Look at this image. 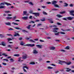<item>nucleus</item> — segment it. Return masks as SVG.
Instances as JSON below:
<instances>
[{
    "label": "nucleus",
    "instance_id": "9d476101",
    "mask_svg": "<svg viewBox=\"0 0 74 74\" xmlns=\"http://www.w3.org/2000/svg\"><path fill=\"white\" fill-rule=\"evenodd\" d=\"M33 53L34 54H37V53H38V51H36V50L34 49L33 51Z\"/></svg>",
    "mask_w": 74,
    "mask_h": 74
},
{
    "label": "nucleus",
    "instance_id": "5fc2aeb1",
    "mask_svg": "<svg viewBox=\"0 0 74 74\" xmlns=\"http://www.w3.org/2000/svg\"><path fill=\"white\" fill-rule=\"evenodd\" d=\"M57 42H60V40H55Z\"/></svg>",
    "mask_w": 74,
    "mask_h": 74
},
{
    "label": "nucleus",
    "instance_id": "58836bf2",
    "mask_svg": "<svg viewBox=\"0 0 74 74\" xmlns=\"http://www.w3.org/2000/svg\"><path fill=\"white\" fill-rule=\"evenodd\" d=\"M54 7H59V5L56 4H55V5H54Z\"/></svg>",
    "mask_w": 74,
    "mask_h": 74
},
{
    "label": "nucleus",
    "instance_id": "b1692460",
    "mask_svg": "<svg viewBox=\"0 0 74 74\" xmlns=\"http://www.w3.org/2000/svg\"><path fill=\"white\" fill-rule=\"evenodd\" d=\"M56 16L58 17V18H60V17H62V16L59 14H57L56 15Z\"/></svg>",
    "mask_w": 74,
    "mask_h": 74
},
{
    "label": "nucleus",
    "instance_id": "412c9836",
    "mask_svg": "<svg viewBox=\"0 0 74 74\" xmlns=\"http://www.w3.org/2000/svg\"><path fill=\"white\" fill-rule=\"evenodd\" d=\"M65 49H70V47L69 46H67L66 47H65Z\"/></svg>",
    "mask_w": 74,
    "mask_h": 74
},
{
    "label": "nucleus",
    "instance_id": "8fccbe9b",
    "mask_svg": "<svg viewBox=\"0 0 74 74\" xmlns=\"http://www.w3.org/2000/svg\"><path fill=\"white\" fill-rule=\"evenodd\" d=\"M3 60H5V61H6V62H8V60L7 59H4Z\"/></svg>",
    "mask_w": 74,
    "mask_h": 74
},
{
    "label": "nucleus",
    "instance_id": "7c9ffc66",
    "mask_svg": "<svg viewBox=\"0 0 74 74\" xmlns=\"http://www.w3.org/2000/svg\"><path fill=\"white\" fill-rule=\"evenodd\" d=\"M65 12H66L65 11H63L61 12L60 13V14H65Z\"/></svg>",
    "mask_w": 74,
    "mask_h": 74
},
{
    "label": "nucleus",
    "instance_id": "dca6fc26",
    "mask_svg": "<svg viewBox=\"0 0 74 74\" xmlns=\"http://www.w3.org/2000/svg\"><path fill=\"white\" fill-rule=\"evenodd\" d=\"M65 69H66L67 70H66V71L67 72H69L70 71H71V69L69 68H66Z\"/></svg>",
    "mask_w": 74,
    "mask_h": 74
},
{
    "label": "nucleus",
    "instance_id": "13d9d810",
    "mask_svg": "<svg viewBox=\"0 0 74 74\" xmlns=\"http://www.w3.org/2000/svg\"><path fill=\"white\" fill-rule=\"evenodd\" d=\"M8 48H12V47H11V45H8Z\"/></svg>",
    "mask_w": 74,
    "mask_h": 74
},
{
    "label": "nucleus",
    "instance_id": "aec40b11",
    "mask_svg": "<svg viewBox=\"0 0 74 74\" xmlns=\"http://www.w3.org/2000/svg\"><path fill=\"white\" fill-rule=\"evenodd\" d=\"M21 57H19L18 59V62H23V60H21Z\"/></svg>",
    "mask_w": 74,
    "mask_h": 74
},
{
    "label": "nucleus",
    "instance_id": "a878e982",
    "mask_svg": "<svg viewBox=\"0 0 74 74\" xmlns=\"http://www.w3.org/2000/svg\"><path fill=\"white\" fill-rule=\"evenodd\" d=\"M50 49H51V50H54V49H55V47H51Z\"/></svg>",
    "mask_w": 74,
    "mask_h": 74
},
{
    "label": "nucleus",
    "instance_id": "e433bc0d",
    "mask_svg": "<svg viewBox=\"0 0 74 74\" xmlns=\"http://www.w3.org/2000/svg\"><path fill=\"white\" fill-rule=\"evenodd\" d=\"M29 41H30V42H35V41L32 39H30Z\"/></svg>",
    "mask_w": 74,
    "mask_h": 74
},
{
    "label": "nucleus",
    "instance_id": "0e129e2a",
    "mask_svg": "<svg viewBox=\"0 0 74 74\" xmlns=\"http://www.w3.org/2000/svg\"><path fill=\"white\" fill-rule=\"evenodd\" d=\"M40 21L39 20H36V21H35V22H39Z\"/></svg>",
    "mask_w": 74,
    "mask_h": 74
},
{
    "label": "nucleus",
    "instance_id": "ea45409f",
    "mask_svg": "<svg viewBox=\"0 0 74 74\" xmlns=\"http://www.w3.org/2000/svg\"><path fill=\"white\" fill-rule=\"evenodd\" d=\"M8 41H11L12 40V39L11 38H8Z\"/></svg>",
    "mask_w": 74,
    "mask_h": 74
},
{
    "label": "nucleus",
    "instance_id": "cd10ccee",
    "mask_svg": "<svg viewBox=\"0 0 74 74\" xmlns=\"http://www.w3.org/2000/svg\"><path fill=\"white\" fill-rule=\"evenodd\" d=\"M22 31L23 33H28V32L26 30H23Z\"/></svg>",
    "mask_w": 74,
    "mask_h": 74
},
{
    "label": "nucleus",
    "instance_id": "9b49d317",
    "mask_svg": "<svg viewBox=\"0 0 74 74\" xmlns=\"http://www.w3.org/2000/svg\"><path fill=\"white\" fill-rule=\"evenodd\" d=\"M36 46L38 48H42V45H36Z\"/></svg>",
    "mask_w": 74,
    "mask_h": 74
},
{
    "label": "nucleus",
    "instance_id": "09e8293b",
    "mask_svg": "<svg viewBox=\"0 0 74 74\" xmlns=\"http://www.w3.org/2000/svg\"><path fill=\"white\" fill-rule=\"evenodd\" d=\"M48 69H53V68L49 66L48 67Z\"/></svg>",
    "mask_w": 74,
    "mask_h": 74
},
{
    "label": "nucleus",
    "instance_id": "ddd939ff",
    "mask_svg": "<svg viewBox=\"0 0 74 74\" xmlns=\"http://www.w3.org/2000/svg\"><path fill=\"white\" fill-rule=\"evenodd\" d=\"M5 24L8 26H11V23L9 22L5 23Z\"/></svg>",
    "mask_w": 74,
    "mask_h": 74
},
{
    "label": "nucleus",
    "instance_id": "de8ad7c7",
    "mask_svg": "<svg viewBox=\"0 0 74 74\" xmlns=\"http://www.w3.org/2000/svg\"><path fill=\"white\" fill-rule=\"evenodd\" d=\"M12 24H14V25H18V24L16 23H15L14 22H13L12 23Z\"/></svg>",
    "mask_w": 74,
    "mask_h": 74
},
{
    "label": "nucleus",
    "instance_id": "79ce46f5",
    "mask_svg": "<svg viewBox=\"0 0 74 74\" xmlns=\"http://www.w3.org/2000/svg\"><path fill=\"white\" fill-rule=\"evenodd\" d=\"M43 14L44 15H47V13L44 11L43 12Z\"/></svg>",
    "mask_w": 74,
    "mask_h": 74
},
{
    "label": "nucleus",
    "instance_id": "4be33fe9",
    "mask_svg": "<svg viewBox=\"0 0 74 74\" xmlns=\"http://www.w3.org/2000/svg\"><path fill=\"white\" fill-rule=\"evenodd\" d=\"M64 4H65V5H64V7H67L68 6V4L67 3H64Z\"/></svg>",
    "mask_w": 74,
    "mask_h": 74
},
{
    "label": "nucleus",
    "instance_id": "603ef678",
    "mask_svg": "<svg viewBox=\"0 0 74 74\" xmlns=\"http://www.w3.org/2000/svg\"><path fill=\"white\" fill-rule=\"evenodd\" d=\"M52 10H53V11H57L58 10L54 8V9H52Z\"/></svg>",
    "mask_w": 74,
    "mask_h": 74
},
{
    "label": "nucleus",
    "instance_id": "20e7f679",
    "mask_svg": "<svg viewBox=\"0 0 74 74\" xmlns=\"http://www.w3.org/2000/svg\"><path fill=\"white\" fill-rule=\"evenodd\" d=\"M32 14L34 15L35 16H40V13L38 12L37 13H33Z\"/></svg>",
    "mask_w": 74,
    "mask_h": 74
},
{
    "label": "nucleus",
    "instance_id": "f257e3e1",
    "mask_svg": "<svg viewBox=\"0 0 74 74\" xmlns=\"http://www.w3.org/2000/svg\"><path fill=\"white\" fill-rule=\"evenodd\" d=\"M67 19L68 20H70V21H71L73 19H74V17H67L66 18H63V20H64V21H67Z\"/></svg>",
    "mask_w": 74,
    "mask_h": 74
},
{
    "label": "nucleus",
    "instance_id": "680f3d73",
    "mask_svg": "<svg viewBox=\"0 0 74 74\" xmlns=\"http://www.w3.org/2000/svg\"><path fill=\"white\" fill-rule=\"evenodd\" d=\"M29 13H30V14H33V10H31L30 12H29Z\"/></svg>",
    "mask_w": 74,
    "mask_h": 74
},
{
    "label": "nucleus",
    "instance_id": "393cba45",
    "mask_svg": "<svg viewBox=\"0 0 74 74\" xmlns=\"http://www.w3.org/2000/svg\"><path fill=\"white\" fill-rule=\"evenodd\" d=\"M2 55L5 56H7V55L5 54V53H2Z\"/></svg>",
    "mask_w": 74,
    "mask_h": 74
},
{
    "label": "nucleus",
    "instance_id": "e2e57ef3",
    "mask_svg": "<svg viewBox=\"0 0 74 74\" xmlns=\"http://www.w3.org/2000/svg\"><path fill=\"white\" fill-rule=\"evenodd\" d=\"M25 3H29V1L28 0V1H24Z\"/></svg>",
    "mask_w": 74,
    "mask_h": 74
},
{
    "label": "nucleus",
    "instance_id": "c9c22d12",
    "mask_svg": "<svg viewBox=\"0 0 74 74\" xmlns=\"http://www.w3.org/2000/svg\"><path fill=\"white\" fill-rule=\"evenodd\" d=\"M20 45H24V43H23V41H21Z\"/></svg>",
    "mask_w": 74,
    "mask_h": 74
},
{
    "label": "nucleus",
    "instance_id": "c85d7f7f",
    "mask_svg": "<svg viewBox=\"0 0 74 74\" xmlns=\"http://www.w3.org/2000/svg\"><path fill=\"white\" fill-rule=\"evenodd\" d=\"M70 14H73V13H74V10L70 11Z\"/></svg>",
    "mask_w": 74,
    "mask_h": 74
},
{
    "label": "nucleus",
    "instance_id": "1a4fd4ad",
    "mask_svg": "<svg viewBox=\"0 0 74 74\" xmlns=\"http://www.w3.org/2000/svg\"><path fill=\"white\" fill-rule=\"evenodd\" d=\"M61 30L62 32H65V31H71L70 29H61Z\"/></svg>",
    "mask_w": 74,
    "mask_h": 74
},
{
    "label": "nucleus",
    "instance_id": "0eeeda50",
    "mask_svg": "<svg viewBox=\"0 0 74 74\" xmlns=\"http://www.w3.org/2000/svg\"><path fill=\"white\" fill-rule=\"evenodd\" d=\"M59 63V64H60L63 65V63H65V61H62L60 60Z\"/></svg>",
    "mask_w": 74,
    "mask_h": 74
},
{
    "label": "nucleus",
    "instance_id": "423d86ee",
    "mask_svg": "<svg viewBox=\"0 0 74 74\" xmlns=\"http://www.w3.org/2000/svg\"><path fill=\"white\" fill-rule=\"evenodd\" d=\"M29 15L28 14H27V12L25 11H24L23 12V15L24 16V15H26V16H27V15Z\"/></svg>",
    "mask_w": 74,
    "mask_h": 74
},
{
    "label": "nucleus",
    "instance_id": "bf43d9fd",
    "mask_svg": "<svg viewBox=\"0 0 74 74\" xmlns=\"http://www.w3.org/2000/svg\"><path fill=\"white\" fill-rule=\"evenodd\" d=\"M16 16H15L14 17H13V19L14 20H15V19H16Z\"/></svg>",
    "mask_w": 74,
    "mask_h": 74
},
{
    "label": "nucleus",
    "instance_id": "2f4dec72",
    "mask_svg": "<svg viewBox=\"0 0 74 74\" xmlns=\"http://www.w3.org/2000/svg\"><path fill=\"white\" fill-rule=\"evenodd\" d=\"M5 8V7L3 5H1L0 6V9L1 8Z\"/></svg>",
    "mask_w": 74,
    "mask_h": 74
},
{
    "label": "nucleus",
    "instance_id": "052dcab7",
    "mask_svg": "<svg viewBox=\"0 0 74 74\" xmlns=\"http://www.w3.org/2000/svg\"><path fill=\"white\" fill-rule=\"evenodd\" d=\"M59 71H56L55 72V73L57 74V73H59Z\"/></svg>",
    "mask_w": 74,
    "mask_h": 74
},
{
    "label": "nucleus",
    "instance_id": "774afa93",
    "mask_svg": "<svg viewBox=\"0 0 74 74\" xmlns=\"http://www.w3.org/2000/svg\"><path fill=\"white\" fill-rule=\"evenodd\" d=\"M61 52H65V50H64L62 49V50H61Z\"/></svg>",
    "mask_w": 74,
    "mask_h": 74
},
{
    "label": "nucleus",
    "instance_id": "2eb2a0df",
    "mask_svg": "<svg viewBox=\"0 0 74 74\" xmlns=\"http://www.w3.org/2000/svg\"><path fill=\"white\" fill-rule=\"evenodd\" d=\"M26 58H27V55H26L23 56V59H26Z\"/></svg>",
    "mask_w": 74,
    "mask_h": 74
},
{
    "label": "nucleus",
    "instance_id": "39448f33",
    "mask_svg": "<svg viewBox=\"0 0 74 74\" xmlns=\"http://www.w3.org/2000/svg\"><path fill=\"white\" fill-rule=\"evenodd\" d=\"M58 29H59L58 28H55L53 29V32L54 33H57L58 31H56V30H58Z\"/></svg>",
    "mask_w": 74,
    "mask_h": 74
},
{
    "label": "nucleus",
    "instance_id": "4468645a",
    "mask_svg": "<svg viewBox=\"0 0 74 74\" xmlns=\"http://www.w3.org/2000/svg\"><path fill=\"white\" fill-rule=\"evenodd\" d=\"M28 18V17L27 16H24L22 18V19H24V20H26Z\"/></svg>",
    "mask_w": 74,
    "mask_h": 74
},
{
    "label": "nucleus",
    "instance_id": "473e14b6",
    "mask_svg": "<svg viewBox=\"0 0 74 74\" xmlns=\"http://www.w3.org/2000/svg\"><path fill=\"white\" fill-rule=\"evenodd\" d=\"M60 34H66V33L64 32H60Z\"/></svg>",
    "mask_w": 74,
    "mask_h": 74
},
{
    "label": "nucleus",
    "instance_id": "6e6552de",
    "mask_svg": "<svg viewBox=\"0 0 74 74\" xmlns=\"http://www.w3.org/2000/svg\"><path fill=\"white\" fill-rule=\"evenodd\" d=\"M65 64H66V65H70V64H71V62H65Z\"/></svg>",
    "mask_w": 74,
    "mask_h": 74
},
{
    "label": "nucleus",
    "instance_id": "6e6d98bb",
    "mask_svg": "<svg viewBox=\"0 0 74 74\" xmlns=\"http://www.w3.org/2000/svg\"><path fill=\"white\" fill-rule=\"evenodd\" d=\"M2 64L4 66H5L7 65V64L6 63H2Z\"/></svg>",
    "mask_w": 74,
    "mask_h": 74
},
{
    "label": "nucleus",
    "instance_id": "f704fd0d",
    "mask_svg": "<svg viewBox=\"0 0 74 74\" xmlns=\"http://www.w3.org/2000/svg\"><path fill=\"white\" fill-rule=\"evenodd\" d=\"M23 69H29V68L27 67V66H25L23 67Z\"/></svg>",
    "mask_w": 74,
    "mask_h": 74
},
{
    "label": "nucleus",
    "instance_id": "a211bd4d",
    "mask_svg": "<svg viewBox=\"0 0 74 74\" xmlns=\"http://www.w3.org/2000/svg\"><path fill=\"white\" fill-rule=\"evenodd\" d=\"M40 21H42V22H45V18H43L42 19H40Z\"/></svg>",
    "mask_w": 74,
    "mask_h": 74
},
{
    "label": "nucleus",
    "instance_id": "f3484780",
    "mask_svg": "<svg viewBox=\"0 0 74 74\" xmlns=\"http://www.w3.org/2000/svg\"><path fill=\"white\" fill-rule=\"evenodd\" d=\"M1 45L3 46H5L6 45V44L4 42H2L1 43Z\"/></svg>",
    "mask_w": 74,
    "mask_h": 74
},
{
    "label": "nucleus",
    "instance_id": "3c124183",
    "mask_svg": "<svg viewBox=\"0 0 74 74\" xmlns=\"http://www.w3.org/2000/svg\"><path fill=\"white\" fill-rule=\"evenodd\" d=\"M29 4H30V5H33V3L31 2H29Z\"/></svg>",
    "mask_w": 74,
    "mask_h": 74
},
{
    "label": "nucleus",
    "instance_id": "f8f14e48",
    "mask_svg": "<svg viewBox=\"0 0 74 74\" xmlns=\"http://www.w3.org/2000/svg\"><path fill=\"white\" fill-rule=\"evenodd\" d=\"M56 3H57V1H53L52 2V4L53 5H55V4H56Z\"/></svg>",
    "mask_w": 74,
    "mask_h": 74
},
{
    "label": "nucleus",
    "instance_id": "864d4df0",
    "mask_svg": "<svg viewBox=\"0 0 74 74\" xmlns=\"http://www.w3.org/2000/svg\"><path fill=\"white\" fill-rule=\"evenodd\" d=\"M8 30H14V29L12 28H10Z\"/></svg>",
    "mask_w": 74,
    "mask_h": 74
},
{
    "label": "nucleus",
    "instance_id": "69168bd1",
    "mask_svg": "<svg viewBox=\"0 0 74 74\" xmlns=\"http://www.w3.org/2000/svg\"><path fill=\"white\" fill-rule=\"evenodd\" d=\"M32 16H30L29 17V19H32Z\"/></svg>",
    "mask_w": 74,
    "mask_h": 74
},
{
    "label": "nucleus",
    "instance_id": "c03bdc74",
    "mask_svg": "<svg viewBox=\"0 0 74 74\" xmlns=\"http://www.w3.org/2000/svg\"><path fill=\"white\" fill-rule=\"evenodd\" d=\"M14 56H17V57H18V56H19V54H14Z\"/></svg>",
    "mask_w": 74,
    "mask_h": 74
},
{
    "label": "nucleus",
    "instance_id": "a18cd8bd",
    "mask_svg": "<svg viewBox=\"0 0 74 74\" xmlns=\"http://www.w3.org/2000/svg\"><path fill=\"white\" fill-rule=\"evenodd\" d=\"M35 23L34 22L32 21H31L30 22H29V23Z\"/></svg>",
    "mask_w": 74,
    "mask_h": 74
},
{
    "label": "nucleus",
    "instance_id": "4d7b16f0",
    "mask_svg": "<svg viewBox=\"0 0 74 74\" xmlns=\"http://www.w3.org/2000/svg\"><path fill=\"white\" fill-rule=\"evenodd\" d=\"M15 29H17V30H19V29H21L19 28L16 27H15Z\"/></svg>",
    "mask_w": 74,
    "mask_h": 74
},
{
    "label": "nucleus",
    "instance_id": "4c0bfd02",
    "mask_svg": "<svg viewBox=\"0 0 74 74\" xmlns=\"http://www.w3.org/2000/svg\"><path fill=\"white\" fill-rule=\"evenodd\" d=\"M73 4H70L69 5V7H73Z\"/></svg>",
    "mask_w": 74,
    "mask_h": 74
},
{
    "label": "nucleus",
    "instance_id": "c756f323",
    "mask_svg": "<svg viewBox=\"0 0 74 74\" xmlns=\"http://www.w3.org/2000/svg\"><path fill=\"white\" fill-rule=\"evenodd\" d=\"M6 18L7 19L9 20V19H12V18L11 17H6Z\"/></svg>",
    "mask_w": 74,
    "mask_h": 74
},
{
    "label": "nucleus",
    "instance_id": "37998d69",
    "mask_svg": "<svg viewBox=\"0 0 74 74\" xmlns=\"http://www.w3.org/2000/svg\"><path fill=\"white\" fill-rule=\"evenodd\" d=\"M10 62H14V60L13 59L11 58L10 59Z\"/></svg>",
    "mask_w": 74,
    "mask_h": 74
},
{
    "label": "nucleus",
    "instance_id": "7ed1b4c3",
    "mask_svg": "<svg viewBox=\"0 0 74 74\" xmlns=\"http://www.w3.org/2000/svg\"><path fill=\"white\" fill-rule=\"evenodd\" d=\"M24 46H27V47H33L34 46V44H29L24 45Z\"/></svg>",
    "mask_w": 74,
    "mask_h": 74
},
{
    "label": "nucleus",
    "instance_id": "6ab92c4d",
    "mask_svg": "<svg viewBox=\"0 0 74 74\" xmlns=\"http://www.w3.org/2000/svg\"><path fill=\"white\" fill-rule=\"evenodd\" d=\"M14 36H19V34L18 33H15V34L14 35Z\"/></svg>",
    "mask_w": 74,
    "mask_h": 74
},
{
    "label": "nucleus",
    "instance_id": "338daca9",
    "mask_svg": "<svg viewBox=\"0 0 74 74\" xmlns=\"http://www.w3.org/2000/svg\"><path fill=\"white\" fill-rule=\"evenodd\" d=\"M25 39H26V40H28L29 39V38L27 37L25 38Z\"/></svg>",
    "mask_w": 74,
    "mask_h": 74
},
{
    "label": "nucleus",
    "instance_id": "f03ea898",
    "mask_svg": "<svg viewBox=\"0 0 74 74\" xmlns=\"http://www.w3.org/2000/svg\"><path fill=\"white\" fill-rule=\"evenodd\" d=\"M6 4V5H7L8 6V5H11V4H10V3H8L7 2H5L4 3H1L0 4V5H4L5 4Z\"/></svg>",
    "mask_w": 74,
    "mask_h": 74
},
{
    "label": "nucleus",
    "instance_id": "a19ab883",
    "mask_svg": "<svg viewBox=\"0 0 74 74\" xmlns=\"http://www.w3.org/2000/svg\"><path fill=\"white\" fill-rule=\"evenodd\" d=\"M5 13H9L10 12L9 11H5Z\"/></svg>",
    "mask_w": 74,
    "mask_h": 74
},
{
    "label": "nucleus",
    "instance_id": "bb28decb",
    "mask_svg": "<svg viewBox=\"0 0 74 74\" xmlns=\"http://www.w3.org/2000/svg\"><path fill=\"white\" fill-rule=\"evenodd\" d=\"M60 33V32H58L57 33H55V36H59V34Z\"/></svg>",
    "mask_w": 74,
    "mask_h": 74
},
{
    "label": "nucleus",
    "instance_id": "49530a36",
    "mask_svg": "<svg viewBox=\"0 0 74 74\" xmlns=\"http://www.w3.org/2000/svg\"><path fill=\"white\" fill-rule=\"evenodd\" d=\"M57 25H60V26H61L62 25V24H61L60 23L58 22L57 23Z\"/></svg>",
    "mask_w": 74,
    "mask_h": 74
},
{
    "label": "nucleus",
    "instance_id": "72a5a7b5",
    "mask_svg": "<svg viewBox=\"0 0 74 74\" xmlns=\"http://www.w3.org/2000/svg\"><path fill=\"white\" fill-rule=\"evenodd\" d=\"M30 64H35V62H30Z\"/></svg>",
    "mask_w": 74,
    "mask_h": 74
},
{
    "label": "nucleus",
    "instance_id": "5701e85b",
    "mask_svg": "<svg viewBox=\"0 0 74 74\" xmlns=\"http://www.w3.org/2000/svg\"><path fill=\"white\" fill-rule=\"evenodd\" d=\"M30 26H31L30 25H29L28 26L26 27V28L28 29H30Z\"/></svg>",
    "mask_w": 74,
    "mask_h": 74
}]
</instances>
